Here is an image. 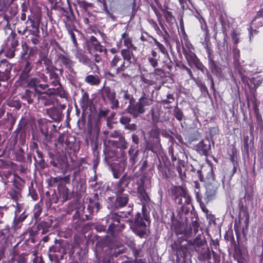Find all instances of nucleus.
Returning <instances> with one entry per match:
<instances>
[{
	"label": "nucleus",
	"instance_id": "f257e3e1",
	"mask_svg": "<svg viewBox=\"0 0 263 263\" xmlns=\"http://www.w3.org/2000/svg\"><path fill=\"white\" fill-rule=\"evenodd\" d=\"M37 78H33L28 81L30 87L33 88L35 91L39 94V101L44 106L50 105L54 103L55 99L53 95H56L62 98L67 97V93L60 83L56 88H49L47 91H43L49 87L48 84H39Z\"/></svg>",
	"mask_w": 263,
	"mask_h": 263
},
{
	"label": "nucleus",
	"instance_id": "f03ea898",
	"mask_svg": "<svg viewBox=\"0 0 263 263\" xmlns=\"http://www.w3.org/2000/svg\"><path fill=\"white\" fill-rule=\"evenodd\" d=\"M153 103V100L145 93L141 97L137 102L134 101L128 105L126 108L128 113L132 115L134 118H137L145 112L147 107Z\"/></svg>",
	"mask_w": 263,
	"mask_h": 263
},
{
	"label": "nucleus",
	"instance_id": "7ed1b4c3",
	"mask_svg": "<svg viewBox=\"0 0 263 263\" xmlns=\"http://www.w3.org/2000/svg\"><path fill=\"white\" fill-rule=\"evenodd\" d=\"M172 196L176 203L184 206L191 202V198L185 188L181 186H173L171 189Z\"/></svg>",
	"mask_w": 263,
	"mask_h": 263
},
{
	"label": "nucleus",
	"instance_id": "20e7f679",
	"mask_svg": "<svg viewBox=\"0 0 263 263\" xmlns=\"http://www.w3.org/2000/svg\"><path fill=\"white\" fill-rule=\"evenodd\" d=\"M148 219L146 215H141L138 213L134 222H132L131 228L134 232L140 237H143L146 234V225L145 221H147Z\"/></svg>",
	"mask_w": 263,
	"mask_h": 263
},
{
	"label": "nucleus",
	"instance_id": "39448f33",
	"mask_svg": "<svg viewBox=\"0 0 263 263\" xmlns=\"http://www.w3.org/2000/svg\"><path fill=\"white\" fill-rule=\"evenodd\" d=\"M123 217L116 213H110L106 217V222L108 224V231L114 235L116 231H119L124 228V224L121 223Z\"/></svg>",
	"mask_w": 263,
	"mask_h": 263
},
{
	"label": "nucleus",
	"instance_id": "423d86ee",
	"mask_svg": "<svg viewBox=\"0 0 263 263\" xmlns=\"http://www.w3.org/2000/svg\"><path fill=\"white\" fill-rule=\"evenodd\" d=\"M100 208L101 205L98 200L92 202L90 201V204H89L87 208L88 214L85 213L84 208L83 207L82 209L81 208H79L76 215L78 214L79 218L83 221L88 220L92 218L94 209H96V212H97Z\"/></svg>",
	"mask_w": 263,
	"mask_h": 263
},
{
	"label": "nucleus",
	"instance_id": "0eeeda50",
	"mask_svg": "<svg viewBox=\"0 0 263 263\" xmlns=\"http://www.w3.org/2000/svg\"><path fill=\"white\" fill-rule=\"evenodd\" d=\"M219 186V183L213 178L209 179L206 183V199L208 201L213 200L216 196L217 191Z\"/></svg>",
	"mask_w": 263,
	"mask_h": 263
},
{
	"label": "nucleus",
	"instance_id": "6e6552de",
	"mask_svg": "<svg viewBox=\"0 0 263 263\" xmlns=\"http://www.w3.org/2000/svg\"><path fill=\"white\" fill-rule=\"evenodd\" d=\"M193 48H189L182 50L183 53L184 55L186 60L187 61L189 65L193 64L195 67L200 70H203L204 66L200 61L199 59L197 57L195 53L193 52Z\"/></svg>",
	"mask_w": 263,
	"mask_h": 263
},
{
	"label": "nucleus",
	"instance_id": "1a4fd4ad",
	"mask_svg": "<svg viewBox=\"0 0 263 263\" xmlns=\"http://www.w3.org/2000/svg\"><path fill=\"white\" fill-rule=\"evenodd\" d=\"M101 97L104 100L107 99L110 102L111 108L116 109L119 107V101L116 98V92L109 87H104L102 89Z\"/></svg>",
	"mask_w": 263,
	"mask_h": 263
},
{
	"label": "nucleus",
	"instance_id": "9d476101",
	"mask_svg": "<svg viewBox=\"0 0 263 263\" xmlns=\"http://www.w3.org/2000/svg\"><path fill=\"white\" fill-rule=\"evenodd\" d=\"M149 182V180L144 175L140 176L137 181V192L145 200L148 197L145 192V186L147 184H148Z\"/></svg>",
	"mask_w": 263,
	"mask_h": 263
},
{
	"label": "nucleus",
	"instance_id": "9b49d317",
	"mask_svg": "<svg viewBox=\"0 0 263 263\" xmlns=\"http://www.w3.org/2000/svg\"><path fill=\"white\" fill-rule=\"evenodd\" d=\"M22 72L21 73L20 78L23 80H27V82L28 84V81L31 79H29L31 76L30 72L32 69V66L30 62L27 60H25L22 62ZM32 78H31L32 79ZM28 86L29 85L28 84Z\"/></svg>",
	"mask_w": 263,
	"mask_h": 263
},
{
	"label": "nucleus",
	"instance_id": "f8f14e48",
	"mask_svg": "<svg viewBox=\"0 0 263 263\" xmlns=\"http://www.w3.org/2000/svg\"><path fill=\"white\" fill-rule=\"evenodd\" d=\"M57 61L62 64L70 72L73 71L74 62L70 59L69 56L61 53H58Z\"/></svg>",
	"mask_w": 263,
	"mask_h": 263
},
{
	"label": "nucleus",
	"instance_id": "ddd939ff",
	"mask_svg": "<svg viewBox=\"0 0 263 263\" xmlns=\"http://www.w3.org/2000/svg\"><path fill=\"white\" fill-rule=\"evenodd\" d=\"M65 253V248L62 247L60 243H57L50 248L49 257L51 260H52L54 255H58L59 258L60 257L61 258H62Z\"/></svg>",
	"mask_w": 263,
	"mask_h": 263
},
{
	"label": "nucleus",
	"instance_id": "4468645a",
	"mask_svg": "<svg viewBox=\"0 0 263 263\" xmlns=\"http://www.w3.org/2000/svg\"><path fill=\"white\" fill-rule=\"evenodd\" d=\"M104 144L106 145L107 144L108 146H112L115 147L119 148L120 149L124 150L127 148L128 144L125 141L124 138L122 136H120L119 137L118 140H107L104 141Z\"/></svg>",
	"mask_w": 263,
	"mask_h": 263
},
{
	"label": "nucleus",
	"instance_id": "2eb2a0df",
	"mask_svg": "<svg viewBox=\"0 0 263 263\" xmlns=\"http://www.w3.org/2000/svg\"><path fill=\"white\" fill-rule=\"evenodd\" d=\"M195 148L200 154L207 156L211 150V145L209 140H202L196 145Z\"/></svg>",
	"mask_w": 263,
	"mask_h": 263
},
{
	"label": "nucleus",
	"instance_id": "dca6fc26",
	"mask_svg": "<svg viewBox=\"0 0 263 263\" xmlns=\"http://www.w3.org/2000/svg\"><path fill=\"white\" fill-rule=\"evenodd\" d=\"M126 166L125 161H121L118 163H114L112 167V172L114 178H119L121 174L124 172Z\"/></svg>",
	"mask_w": 263,
	"mask_h": 263
},
{
	"label": "nucleus",
	"instance_id": "f3484780",
	"mask_svg": "<svg viewBox=\"0 0 263 263\" xmlns=\"http://www.w3.org/2000/svg\"><path fill=\"white\" fill-rule=\"evenodd\" d=\"M122 191H116L118 194L117 196L115 206L117 208H122L127 204L128 201V197L127 194H120Z\"/></svg>",
	"mask_w": 263,
	"mask_h": 263
},
{
	"label": "nucleus",
	"instance_id": "a211bd4d",
	"mask_svg": "<svg viewBox=\"0 0 263 263\" xmlns=\"http://www.w3.org/2000/svg\"><path fill=\"white\" fill-rule=\"evenodd\" d=\"M47 112L50 118L54 121H59L61 118V111L57 108H51L47 110Z\"/></svg>",
	"mask_w": 263,
	"mask_h": 263
},
{
	"label": "nucleus",
	"instance_id": "6ab92c4d",
	"mask_svg": "<svg viewBox=\"0 0 263 263\" xmlns=\"http://www.w3.org/2000/svg\"><path fill=\"white\" fill-rule=\"evenodd\" d=\"M27 215L25 214V211L18 215H15L13 220V227L15 229H19L21 227L22 223L26 218Z\"/></svg>",
	"mask_w": 263,
	"mask_h": 263
},
{
	"label": "nucleus",
	"instance_id": "aec40b11",
	"mask_svg": "<svg viewBox=\"0 0 263 263\" xmlns=\"http://www.w3.org/2000/svg\"><path fill=\"white\" fill-rule=\"evenodd\" d=\"M12 65L6 60L0 61V73L7 74L10 72Z\"/></svg>",
	"mask_w": 263,
	"mask_h": 263
},
{
	"label": "nucleus",
	"instance_id": "412c9836",
	"mask_svg": "<svg viewBox=\"0 0 263 263\" xmlns=\"http://www.w3.org/2000/svg\"><path fill=\"white\" fill-rule=\"evenodd\" d=\"M85 82L90 85H98L100 79L97 75L89 74L85 77Z\"/></svg>",
	"mask_w": 263,
	"mask_h": 263
},
{
	"label": "nucleus",
	"instance_id": "4be33fe9",
	"mask_svg": "<svg viewBox=\"0 0 263 263\" xmlns=\"http://www.w3.org/2000/svg\"><path fill=\"white\" fill-rule=\"evenodd\" d=\"M59 192L63 201L69 199V189L65 185H61L58 187Z\"/></svg>",
	"mask_w": 263,
	"mask_h": 263
},
{
	"label": "nucleus",
	"instance_id": "5701e85b",
	"mask_svg": "<svg viewBox=\"0 0 263 263\" xmlns=\"http://www.w3.org/2000/svg\"><path fill=\"white\" fill-rule=\"evenodd\" d=\"M48 73L50 80H52L51 84L53 86H58L60 83L58 74L52 70H48Z\"/></svg>",
	"mask_w": 263,
	"mask_h": 263
},
{
	"label": "nucleus",
	"instance_id": "b1692460",
	"mask_svg": "<svg viewBox=\"0 0 263 263\" xmlns=\"http://www.w3.org/2000/svg\"><path fill=\"white\" fill-rule=\"evenodd\" d=\"M121 54L123 57V60L127 61L129 63H132V59L134 56V54L132 51H130L129 49H122L121 50Z\"/></svg>",
	"mask_w": 263,
	"mask_h": 263
},
{
	"label": "nucleus",
	"instance_id": "393cba45",
	"mask_svg": "<svg viewBox=\"0 0 263 263\" xmlns=\"http://www.w3.org/2000/svg\"><path fill=\"white\" fill-rule=\"evenodd\" d=\"M50 226V223L46 221H41L37 226V230L39 231H41L42 234H44L48 231V229Z\"/></svg>",
	"mask_w": 263,
	"mask_h": 263
},
{
	"label": "nucleus",
	"instance_id": "a878e982",
	"mask_svg": "<svg viewBox=\"0 0 263 263\" xmlns=\"http://www.w3.org/2000/svg\"><path fill=\"white\" fill-rule=\"evenodd\" d=\"M149 38H151L154 42L155 44L159 49L160 51L165 56L168 57V53L165 47L163 45L159 42L155 38L153 37L152 36L149 35Z\"/></svg>",
	"mask_w": 263,
	"mask_h": 263
},
{
	"label": "nucleus",
	"instance_id": "bb28decb",
	"mask_svg": "<svg viewBox=\"0 0 263 263\" xmlns=\"http://www.w3.org/2000/svg\"><path fill=\"white\" fill-rule=\"evenodd\" d=\"M32 17L31 16H28V20L26 21V24H27L29 21L32 28H38L41 21L40 17H34V16Z\"/></svg>",
	"mask_w": 263,
	"mask_h": 263
},
{
	"label": "nucleus",
	"instance_id": "cd10ccee",
	"mask_svg": "<svg viewBox=\"0 0 263 263\" xmlns=\"http://www.w3.org/2000/svg\"><path fill=\"white\" fill-rule=\"evenodd\" d=\"M119 95L121 98H123L125 100H128L129 104L135 101L133 95L130 94L128 90H121L119 92Z\"/></svg>",
	"mask_w": 263,
	"mask_h": 263
},
{
	"label": "nucleus",
	"instance_id": "c85d7f7f",
	"mask_svg": "<svg viewBox=\"0 0 263 263\" xmlns=\"http://www.w3.org/2000/svg\"><path fill=\"white\" fill-rule=\"evenodd\" d=\"M42 134L45 137V141L47 142L50 141L51 136L48 132V128L46 125H42L40 127Z\"/></svg>",
	"mask_w": 263,
	"mask_h": 263
},
{
	"label": "nucleus",
	"instance_id": "c756f323",
	"mask_svg": "<svg viewBox=\"0 0 263 263\" xmlns=\"http://www.w3.org/2000/svg\"><path fill=\"white\" fill-rule=\"evenodd\" d=\"M122 61L123 60L119 55H115L110 63L111 69L114 70Z\"/></svg>",
	"mask_w": 263,
	"mask_h": 263
},
{
	"label": "nucleus",
	"instance_id": "7c9ffc66",
	"mask_svg": "<svg viewBox=\"0 0 263 263\" xmlns=\"http://www.w3.org/2000/svg\"><path fill=\"white\" fill-rule=\"evenodd\" d=\"M76 58L79 60V61L86 65H89L90 61L88 57L83 53H80L76 54Z\"/></svg>",
	"mask_w": 263,
	"mask_h": 263
},
{
	"label": "nucleus",
	"instance_id": "2f4dec72",
	"mask_svg": "<svg viewBox=\"0 0 263 263\" xmlns=\"http://www.w3.org/2000/svg\"><path fill=\"white\" fill-rule=\"evenodd\" d=\"M182 42V50L189 49V48H193V46L192 44L189 41L186 34L184 33L182 40H181Z\"/></svg>",
	"mask_w": 263,
	"mask_h": 263
},
{
	"label": "nucleus",
	"instance_id": "473e14b6",
	"mask_svg": "<svg viewBox=\"0 0 263 263\" xmlns=\"http://www.w3.org/2000/svg\"><path fill=\"white\" fill-rule=\"evenodd\" d=\"M89 104V95L84 92L81 99V105L82 107H87Z\"/></svg>",
	"mask_w": 263,
	"mask_h": 263
},
{
	"label": "nucleus",
	"instance_id": "72a5a7b5",
	"mask_svg": "<svg viewBox=\"0 0 263 263\" xmlns=\"http://www.w3.org/2000/svg\"><path fill=\"white\" fill-rule=\"evenodd\" d=\"M162 13L165 17V21L167 23H172L175 20L174 17L173 16L172 13L167 10L163 9L162 10Z\"/></svg>",
	"mask_w": 263,
	"mask_h": 263
},
{
	"label": "nucleus",
	"instance_id": "f704fd0d",
	"mask_svg": "<svg viewBox=\"0 0 263 263\" xmlns=\"http://www.w3.org/2000/svg\"><path fill=\"white\" fill-rule=\"evenodd\" d=\"M233 55L234 61L238 65H240V50L236 47H234L233 49Z\"/></svg>",
	"mask_w": 263,
	"mask_h": 263
},
{
	"label": "nucleus",
	"instance_id": "c9c22d12",
	"mask_svg": "<svg viewBox=\"0 0 263 263\" xmlns=\"http://www.w3.org/2000/svg\"><path fill=\"white\" fill-rule=\"evenodd\" d=\"M126 68V67L125 66V61L123 60L122 62H121L119 65L116 67L114 71H115L116 73H119L124 71Z\"/></svg>",
	"mask_w": 263,
	"mask_h": 263
},
{
	"label": "nucleus",
	"instance_id": "e433bc0d",
	"mask_svg": "<svg viewBox=\"0 0 263 263\" xmlns=\"http://www.w3.org/2000/svg\"><path fill=\"white\" fill-rule=\"evenodd\" d=\"M90 47L94 49L96 51H98L100 52H102L103 51V47L101 45L99 42L93 43V44H90L89 45Z\"/></svg>",
	"mask_w": 263,
	"mask_h": 263
},
{
	"label": "nucleus",
	"instance_id": "4c0bfd02",
	"mask_svg": "<svg viewBox=\"0 0 263 263\" xmlns=\"http://www.w3.org/2000/svg\"><path fill=\"white\" fill-rule=\"evenodd\" d=\"M74 142V139L73 137H66L65 143L64 144H64L65 145V148L66 149L68 148H70L72 146L73 143Z\"/></svg>",
	"mask_w": 263,
	"mask_h": 263
},
{
	"label": "nucleus",
	"instance_id": "58836bf2",
	"mask_svg": "<svg viewBox=\"0 0 263 263\" xmlns=\"http://www.w3.org/2000/svg\"><path fill=\"white\" fill-rule=\"evenodd\" d=\"M123 43L124 46H125L127 49L133 48L134 50L136 49V47L134 46L132 40L129 37L125 39V40H123Z\"/></svg>",
	"mask_w": 263,
	"mask_h": 263
},
{
	"label": "nucleus",
	"instance_id": "ea45409f",
	"mask_svg": "<svg viewBox=\"0 0 263 263\" xmlns=\"http://www.w3.org/2000/svg\"><path fill=\"white\" fill-rule=\"evenodd\" d=\"M22 50L21 53V57L22 59H25L26 56L27 54L29 47L25 43L22 44Z\"/></svg>",
	"mask_w": 263,
	"mask_h": 263
},
{
	"label": "nucleus",
	"instance_id": "a19ab883",
	"mask_svg": "<svg viewBox=\"0 0 263 263\" xmlns=\"http://www.w3.org/2000/svg\"><path fill=\"white\" fill-rule=\"evenodd\" d=\"M231 37L233 41L234 44L236 45L239 42V33L235 30H233L231 33Z\"/></svg>",
	"mask_w": 263,
	"mask_h": 263
},
{
	"label": "nucleus",
	"instance_id": "79ce46f5",
	"mask_svg": "<svg viewBox=\"0 0 263 263\" xmlns=\"http://www.w3.org/2000/svg\"><path fill=\"white\" fill-rule=\"evenodd\" d=\"M174 116L178 120L181 121L182 120L183 114L180 109L176 108L174 111Z\"/></svg>",
	"mask_w": 263,
	"mask_h": 263
},
{
	"label": "nucleus",
	"instance_id": "37998d69",
	"mask_svg": "<svg viewBox=\"0 0 263 263\" xmlns=\"http://www.w3.org/2000/svg\"><path fill=\"white\" fill-rule=\"evenodd\" d=\"M34 211V217L36 219H37L40 217L42 212V209L39 204H36L35 205Z\"/></svg>",
	"mask_w": 263,
	"mask_h": 263
},
{
	"label": "nucleus",
	"instance_id": "c03bdc74",
	"mask_svg": "<svg viewBox=\"0 0 263 263\" xmlns=\"http://www.w3.org/2000/svg\"><path fill=\"white\" fill-rule=\"evenodd\" d=\"M151 26L154 29V30L156 31L157 33L159 35L162 34V31L160 30L159 27H158L156 22L153 20H151L149 22Z\"/></svg>",
	"mask_w": 263,
	"mask_h": 263
},
{
	"label": "nucleus",
	"instance_id": "a18cd8bd",
	"mask_svg": "<svg viewBox=\"0 0 263 263\" xmlns=\"http://www.w3.org/2000/svg\"><path fill=\"white\" fill-rule=\"evenodd\" d=\"M130 120L131 118L127 116H123L120 118V122L121 124L125 125V126L129 123Z\"/></svg>",
	"mask_w": 263,
	"mask_h": 263
},
{
	"label": "nucleus",
	"instance_id": "49530a36",
	"mask_svg": "<svg viewBox=\"0 0 263 263\" xmlns=\"http://www.w3.org/2000/svg\"><path fill=\"white\" fill-rule=\"evenodd\" d=\"M68 32L71 37V39L72 40L73 45H74V46L76 47H77L78 43H77V39H76L74 33H73L72 30H71L69 29H68Z\"/></svg>",
	"mask_w": 263,
	"mask_h": 263
},
{
	"label": "nucleus",
	"instance_id": "de8ad7c7",
	"mask_svg": "<svg viewBox=\"0 0 263 263\" xmlns=\"http://www.w3.org/2000/svg\"><path fill=\"white\" fill-rule=\"evenodd\" d=\"M137 155H138V151H136L135 153L133 154V155H129L130 156V158H129V162L130 163L132 164V165H134L135 164V163L137 161Z\"/></svg>",
	"mask_w": 263,
	"mask_h": 263
},
{
	"label": "nucleus",
	"instance_id": "09e8293b",
	"mask_svg": "<svg viewBox=\"0 0 263 263\" xmlns=\"http://www.w3.org/2000/svg\"><path fill=\"white\" fill-rule=\"evenodd\" d=\"M243 216L245 217L244 223H245V226L243 227L242 231H243L245 229H247L249 226V215L248 213H245Z\"/></svg>",
	"mask_w": 263,
	"mask_h": 263
},
{
	"label": "nucleus",
	"instance_id": "8fccbe9b",
	"mask_svg": "<svg viewBox=\"0 0 263 263\" xmlns=\"http://www.w3.org/2000/svg\"><path fill=\"white\" fill-rule=\"evenodd\" d=\"M193 244L197 247H200L203 245V241L197 236L194 240Z\"/></svg>",
	"mask_w": 263,
	"mask_h": 263
},
{
	"label": "nucleus",
	"instance_id": "3c124183",
	"mask_svg": "<svg viewBox=\"0 0 263 263\" xmlns=\"http://www.w3.org/2000/svg\"><path fill=\"white\" fill-rule=\"evenodd\" d=\"M7 4V0H0V12L5 10Z\"/></svg>",
	"mask_w": 263,
	"mask_h": 263
},
{
	"label": "nucleus",
	"instance_id": "603ef678",
	"mask_svg": "<svg viewBox=\"0 0 263 263\" xmlns=\"http://www.w3.org/2000/svg\"><path fill=\"white\" fill-rule=\"evenodd\" d=\"M147 60L149 63L153 67H155L158 65V61L156 59V58L148 57Z\"/></svg>",
	"mask_w": 263,
	"mask_h": 263
},
{
	"label": "nucleus",
	"instance_id": "864d4df0",
	"mask_svg": "<svg viewBox=\"0 0 263 263\" xmlns=\"http://www.w3.org/2000/svg\"><path fill=\"white\" fill-rule=\"evenodd\" d=\"M258 33V31L256 29H253L252 27H250V30H249V39L250 41H251L253 38V35L257 34Z\"/></svg>",
	"mask_w": 263,
	"mask_h": 263
},
{
	"label": "nucleus",
	"instance_id": "5fc2aeb1",
	"mask_svg": "<svg viewBox=\"0 0 263 263\" xmlns=\"http://www.w3.org/2000/svg\"><path fill=\"white\" fill-rule=\"evenodd\" d=\"M150 135L154 138L158 139L159 137V134L157 130L152 129L150 131Z\"/></svg>",
	"mask_w": 263,
	"mask_h": 263
},
{
	"label": "nucleus",
	"instance_id": "6e6d98bb",
	"mask_svg": "<svg viewBox=\"0 0 263 263\" xmlns=\"http://www.w3.org/2000/svg\"><path fill=\"white\" fill-rule=\"evenodd\" d=\"M35 78H37V77H35ZM37 79L39 80V82H40V80H41L42 81L44 82H47L48 79L47 77L45 75V74L43 73H40L39 74V78ZM39 84H41L40 82H39Z\"/></svg>",
	"mask_w": 263,
	"mask_h": 263
},
{
	"label": "nucleus",
	"instance_id": "4d7b16f0",
	"mask_svg": "<svg viewBox=\"0 0 263 263\" xmlns=\"http://www.w3.org/2000/svg\"><path fill=\"white\" fill-rule=\"evenodd\" d=\"M137 126L135 124H129L128 123L125 126V128L130 130H136Z\"/></svg>",
	"mask_w": 263,
	"mask_h": 263
},
{
	"label": "nucleus",
	"instance_id": "13d9d810",
	"mask_svg": "<svg viewBox=\"0 0 263 263\" xmlns=\"http://www.w3.org/2000/svg\"><path fill=\"white\" fill-rule=\"evenodd\" d=\"M124 252V249H115L114 253L113 255L117 257L118 255L122 254Z\"/></svg>",
	"mask_w": 263,
	"mask_h": 263
},
{
	"label": "nucleus",
	"instance_id": "bf43d9fd",
	"mask_svg": "<svg viewBox=\"0 0 263 263\" xmlns=\"http://www.w3.org/2000/svg\"><path fill=\"white\" fill-rule=\"evenodd\" d=\"M250 3H253L255 5L261 6L263 4V0H248Z\"/></svg>",
	"mask_w": 263,
	"mask_h": 263
},
{
	"label": "nucleus",
	"instance_id": "052dcab7",
	"mask_svg": "<svg viewBox=\"0 0 263 263\" xmlns=\"http://www.w3.org/2000/svg\"><path fill=\"white\" fill-rule=\"evenodd\" d=\"M262 17H263V8L259 11L257 12L255 18L253 20V22L255 21L257 18Z\"/></svg>",
	"mask_w": 263,
	"mask_h": 263
},
{
	"label": "nucleus",
	"instance_id": "680f3d73",
	"mask_svg": "<svg viewBox=\"0 0 263 263\" xmlns=\"http://www.w3.org/2000/svg\"><path fill=\"white\" fill-rule=\"evenodd\" d=\"M66 137L64 135H60L59 136L58 138V142L61 143L63 146L64 145V144L65 141Z\"/></svg>",
	"mask_w": 263,
	"mask_h": 263
},
{
	"label": "nucleus",
	"instance_id": "e2e57ef3",
	"mask_svg": "<svg viewBox=\"0 0 263 263\" xmlns=\"http://www.w3.org/2000/svg\"><path fill=\"white\" fill-rule=\"evenodd\" d=\"M33 95V93H29L28 96L24 97V98L26 100L28 104H31L33 102V99L31 97V95Z\"/></svg>",
	"mask_w": 263,
	"mask_h": 263
},
{
	"label": "nucleus",
	"instance_id": "0e129e2a",
	"mask_svg": "<svg viewBox=\"0 0 263 263\" xmlns=\"http://www.w3.org/2000/svg\"><path fill=\"white\" fill-rule=\"evenodd\" d=\"M109 259L108 257L100 258L99 259V263H109Z\"/></svg>",
	"mask_w": 263,
	"mask_h": 263
},
{
	"label": "nucleus",
	"instance_id": "69168bd1",
	"mask_svg": "<svg viewBox=\"0 0 263 263\" xmlns=\"http://www.w3.org/2000/svg\"><path fill=\"white\" fill-rule=\"evenodd\" d=\"M111 137L116 138L120 137V134L118 132L114 130V132L110 133L109 135Z\"/></svg>",
	"mask_w": 263,
	"mask_h": 263
},
{
	"label": "nucleus",
	"instance_id": "338daca9",
	"mask_svg": "<svg viewBox=\"0 0 263 263\" xmlns=\"http://www.w3.org/2000/svg\"><path fill=\"white\" fill-rule=\"evenodd\" d=\"M60 180L64 181L67 183H69L70 182V175H67L63 177H60Z\"/></svg>",
	"mask_w": 263,
	"mask_h": 263
},
{
	"label": "nucleus",
	"instance_id": "774afa93",
	"mask_svg": "<svg viewBox=\"0 0 263 263\" xmlns=\"http://www.w3.org/2000/svg\"><path fill=\"white\" fill-rule=\"evenodd\" d=\"M123 263H144L142 259L139 260H135L134 261H125Z\"/></svg>",
	"mask_w": 263,
	"mask_h": 263
}]
</instances>
